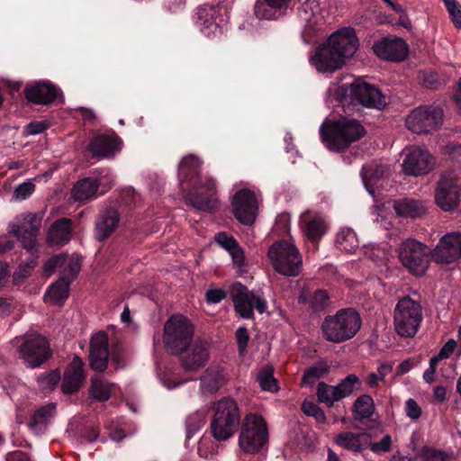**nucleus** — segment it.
Returning a JSON list of instances; mask_svg holds the SVG:
<instances>
[{
  "instance_id": "a19ab883",
  "label": "nucleus",
  "mask_w": 461,
  "mask_h": 461,
  "mask_svg": "<svg viewBox=\"0 0 461 461\" xmlns=\"http://www.w3.org/2000/svg\"><path fill=\"white\" fill-rule=\"evenodd\" d=\"M81 267L80 259L77 257H68L63 255V260L60 269L61 278L70 282L77 276Z\"/></svg>"
},
{
  "instance_id": "c85d7f7f",
  "label": "nucleus",
  "mask_w": 461,
  "mask_h": 461,
  "mask_svg": "<svg viewBox=\"0 0 461 461\" xmlns=\"http://www.w3.org/2000/svg\"><path fill=\"white\" fill-rule=\"evenodd\" d=\"M119 214L113 209L102 212L95 222V235L99 240H106L118 227Z\"/></svg>"
},
{
  "instance_id": "412c9836",
  "label": "nucleus",
  "mask_w": 461,
  "mask_h": 461,
  "mask_svg": "<svg viewBox=\"0 0 461 461\" xmlns=\"http://www.w3.org/2000/svg\"><path fill=\"white\" fill-rule=\"evenodd\" d=\"M311 63L320 72H334L340 68L345 61L326 41L310 58Z\"/></svg>"
},
{
  "instance_id": "aec40b11",
  "label": "nucleus",
  "mask_w": 461,
  "mask_h": 461,
  "mask_svg": "<svg viewBox=\"0 0 461 461\" xmlns=\"http://www.w3.org/2000/svg\"><path fill=\"white\" fill-rule=\"evenodd\" d=\"M108 357V336L104 331H98L90 340V367L96 372H104L107 367Z\"/></svg>"
},
{
  "instance_id": "f03ea898",
  "label": "nucleus",
  "mask_w": 461,
  "mask_h": 461,
  "mask_svg": "<svg viewBox=\"0 0 461 461\" xmlns=\"http://www.w3.org/2000/svg\"><path fill=\"white\" fill-rule=\"evenodd\" d=\"M366 134V130L360 121L347 116L327 120L320 127L321 141L328 149L335 152L347 150Z\"/></svg>"
},
{
  "instance_id": "7ed1b4c3",
  "label": "nucleus",
  "mask_w": 461,
  "mask_h": 461,
  "mask_svg": "<svg viewBox=\"0 0 461 461\" xmlns=\"http://www.w3.org/2000/svg\"><path fill=\"white\" fill-rule=\"evenodd\" d=\"M210 429L212 436L218 441L230 439L240 424V410L238 402L230 397H224L212 406Z\"/></svg>"
},
{
  "instance_id": "39448f33",
  "label": "nucleus",
  "mask_w": 461,
  "mask_h": 461,
  "mask_svg": "<svg viewBox=\"0 0 461 461\" xmlns=\"http://www.w3.org/2000/svg\"><path fill=\"white\" fill-rule=\"evenodd\" d=\"M397 255L402 267L418 277L425 275L433 258L432 249L415 239L402 241L397 249Z\"/></svg>"
},
{
  "instance_id": "864d4df0",
  "label": "nucleus",
  "mask_w": 461,
  "mask_h": 461,
  "mask_svg": "<svg viewBox=\"0 0 461 461\" xmlns=\"http://www.w3.org/2000/svg\"><path fill=\"white\" fill-rule=\"evenodd\" d=\"M456 27L461 28V6L456 0H443Z\"/></svg>"
},
{
  "instance_id": "4468645a",
  "label": "nucleus",
  "mask_w": 461,
  "mask_h": 461,
  "mask_svg": "<svg viewBox=\"0 0 461 461\" xmlns=\"http://www.w3.org/2000/svg\"><path fill=\"white\" fill-rule=\"evenodd\" d=\"M18 224H14L10 232L20 240L25 249L37 251V236L41 229V218L36 213H26L17 218Z\"/></svg>"
},
{
  "instance_id": "6e6d98bb",
  "label": "nucleus",
  "mask_w": 461,
  "mask_h": 461,
  "mask_svg": "<svg viewBox=\"0 0 461 461\" xmlns=\"http://www.w3.org/2000/svg\"><path fill=\"white\" fill-rule=\"evenodd\" d=\"M63 255L55 256L48 259L43 265V273L46 276H50L57 267L61 269Z\"/></svg>"
},
{
  "instance_id": "37998d69",
  "label": "nucleus",
  "mask_w": 461,
  "mask_h": 461,
  "mask_svg": "<svg viewBox=\"0 0 461 461\" xmlns=\"http://www.w3.org/2000/svg\"><path fill=\"white\" fill-rule=\"evenodd\" d=\"M354 411L362 419L370 418L375 411V403L368 394L359 396L354 402Z\"/></svg>"
},
{
  "instance_id": "09e8293b",
  "label": "nucleus",
  "mask_w": 461,
  "mask_h": 461,
  "mask_svg": "<svg viewBox=\"0 0 461 461\" xmlns=\"http://www.w3.org/2000/svg\"><path fill=\"white\" fill-rule=\"evenodd\" d=\"M300 300H303V303H307L314 311H321L328 305L330 297L326 291L317 290L311 294L307 300L303 298Z\"/></svg>"
},
{
  "instance_id": "6ab92c4d",
  "label": "nucleus",
  "mask_w": 461,
  "mask_h": 461,
  "mask_svg": "<svg viewBox=\"0 0 461 461\" xmlns=\"http://www.w3.org/2000/svg\"><path fill=\"white\" fill-rule=\"evenodd\" d=\"M327 41L346 62L358 49V38L351 27H343L330 35Z\"/></svg>"
},
{
  "instance_id": "4c0bfd02",
  "label": "nucleus",
  "mask_w": 461,
  "mask_h": 461,
  "mask_svg": "<svg viewBox=\"0 0 461 461\" xmlns=\"http://www.w3.org/2000/svg\"><path fill=\"white\" fill-rule=\"evenodd\" d=\"M69 295V283L65 279H59L48 289L45 299L55 305H62Z\"/></svg>"
},
{
  "instance_id": "5fc2aeb1",
  "label": "nucleus",
  "mask_w": 461,
  "mask_h": 461,
  "mask_svg": "<svg viewBox=\"0 0 461 461\" xmlns=\"http://www.w3.org/2000/svg\"><path fill=\"white\" fill-rule=\"evenodd\" d=\"M386 171V167L382 165H366L364 166L361 171L364 181L375 177H381Z\"/></svg>"
},
{
  "instance_id": "f257e3e1",
  "label": "nucleus",
  "mask_w": 461,
  "mask_h": 461,
  "mask_svg": "<svg viewBox=\"0 0 461 461\" xmlns=\"http://www.w3.org/2000/svg\"><path fill=\"white\" fill-rule=\"evenodd\" d=\"M202 160L195 155L185 156L178 166V177L181 184L188 182L192 191L185 196L186 203L194 208L212 212L218 205L216 182L211 176H201Z\"/></svg>"
},
{
  "instance_id": "338daca9",
  "label": "nucleus",
  "mask_w": 461,
  "mask_h": 461,
  "mask_svg": "<svg viewBox=\"0 0 461 461\" xmlns=\"http://www.w3.org/2000/svg\"><path fill=\"white\" fill-rule=\"evenodd\" d=\"M36 259H32L31 262L23 267H20L19 270L14 274V278H26L30 276L31 270L36 266Z\"/></svg>"
},
{
  "instance_id": "de8ad7c7",
  "label": "nucleus",
  "mask_w": 461,
  "mask_h": 461,
  "mask_svg": "<svg viewBox=\"0 0 461 461\" xmlns=\"http://www.w3.org/2000/svg\"><path fill=\"white\" fill-rule=\"evenodd\" d=\"M273 367L265 366L258 375V381L262 390L275 392L277 390L276 380L273 376Z\"/></svg>"
},
{
  "instance_id": "2eb2a0df",
  "label": "nucleus",
  "mask_w": 461,
  "mask_h": 461,
  "mask_svg": "<svg viewBox=\"0 0 461 461\" xmlns=\"http://www.w3.org/2000/svg\"><path fill=\"white\" fill-rule=\"evenodd\" d=\"M231 206L235 218L242 224L251 225L255 221L258 200L253 191L248 188L238 191L233 196Z\"/></svg>"
},
{
  "instance_id": "bf43d9fd",
  "label": "nucleus",
  "mask_w": 461,
  "mask_h": 461,
  "mask_svg": "<svg viewBox=\"0 0 461 461\" xmlns=\"http://www.w3.org/2000/svg\"><path fill=\"white\" fill-rule=\"evenodd\" d=\"M392 445V439L389 435L384 436L379 442L372 443V440L370 439V445L368 447L375 452H388L391 449Z\"/></svg>"
},
{
  "instance_id": "49530a36",
  "label": "nucleus",
  "mask_w": 461,
  "mask_h": 461,
  "mask_svg": "<svg viewBox=\"0 0 461 461\" xmlns=\"http://www.w3.org/2000/svg\"><path fill=\"white\" fill-rule=\"evenodd\" d=\"M60 380V374L58 370L47 372L37 378L39 388L43 392L52 391Z\"/></svg>"
},
{
  "instance_id": "0eeeda50",
  "label": "nucleus",
  "mask_w": 461,
  "mask_h": 461,
  "mask_svg": "<svg viewBox=\"0 0 461 461\" xmlns=\"http://www.w3.org/2000/svg\"><path fill=\"white\" fill-rule=\"evenodd\" d=\"M268 258L274 269L283 276H297L302 271V255L291 242L282 240L274 243L268 249Z\"/></svg>"
},
{
  "instance_id": "c9c22d12",
  "label": "nucleus",
  "mask_w": 461,
  "mask_h": 461,
  "mask_svg": "<svg viewBox=\"0 0 461 461\" xmlns=\"http://www.w3.org/2000/svg\"><path fill=\"white\" fill-rule=\"evenodd\" d=\"M393 208L400 216L416 218L426 212L427 206L424 202L411 198L395 201Z\"/></svg>"
},
{
  "instance_id": "a878e982",
  "label": "nucleus",
  "mask_w": 461,
  "mask_h": 461,
  "mask_svg": "<svg viewBox=\"0 0 461 461\" xmlns=\"http://www.w3.org/2000/svg\"><path fill=\"white\" fill-rule=\"evenodd\" d=\"M24 95L26 99L31 103L48 105L57 98L58 89L51 83L38 82L27 86L24 90Z\"/></svg>"
},
{
  "instance_id": "6e6552de",
  "label": "nucleus",
  "mask_w": 461,
  "mask_h": 461,
  "mask_svg": "<svg viewBox=\"0 0 461 461\" xmlns=\"http://www.w3.org/2000/svg\"><path fill=\"white\" fill-rule=\"evenodd\" d=\"M268 432L265 420L258 414H247L241 423L239 446L246 453L255 454L267 443Z\"/></svg>"
},
{
  "instance_id": "13d9d810",
  "label": "nucleus",
  "mask_w": 461,
  "mask_h": 461,
  "mask_svg": "<svg viewBox=\"0 0 461 461\" xmlns=\"http://www.w3.org/2000/svg\"><path fill=\"white\" fill-rule=\"evenodd\" d=\"M236 339L238 343V348L240 355H243L246 351L249 336L245 327H240L236 330Z\"/></svg>"
},
{
  "instance_id": "ddd939ff",
  "label": "nucleus",
  "mask_w": 461,
  "mask_h": 461,
  "mask_svg": "<svg viewBox=\"0 0 461 461\" xmlns=\"http://www.w3.org/2000/svg\"><path fill=\"white\" fill-rule=\"evenodd\" d=\"M230 294L236 312L244 319L253 317V309L256 308L260 313L267 308L265 300L257 296L240 283H235L231 286Z\"/></svg>"
},
{
  "instance_id": "c03bdc74",
  "label": "nucleus",
  "mask_w": 461,
  "mask_h": 461,
  "mask_svg": "<svg viewBox=\"0 0 461 461\" xmlns=\"http://www.w3.org/2000/svg\"><path fill=\"white\" fill-rule=\"evenodd\" d=\"M330 366L324 361H319L313 366H310L304 371L303 376V383L312 384L316 380L322 377L325 374L328 373Z\"/></svg>"
},
{
  "instance_id": "79ce46f5",
  "label": "nucleus",
  "mask_w": 461,
  "mask_h": 461,
  "mask_svg": "<svg viewBox=\"0 0 461 461\" xmlns=\"http://www.w3.org/2000/svg\"><path fill=\"white\" fill-rule=\"evenodd\" d=\"M317 396L321 402L325 403L329 407H332L336 402L340 401L337 386L329 385L324 382H320L317 385Z\"/></svg>"
},
{
  "instance_id": "c756f323",
  "label": "nucleus",
  "mask_w": 461,
  "mask_h": 461,
  "mask_svg": "<svg viewBox=\"0 0 461 461\" xmlns=\"http://www.w3.org/2000/svg\"><path fill=\"white\" fill-rule=\"evenodd\" d=\"M334 442L339 447L353 451L360 452L370 445V435L366 432H341L334 439Z\"/></svg>"
},
{
  "instance_id": "4d7b16f0",
  "label": "nucleus",
  "mask_w": 461,
  "mask_h": 461,
  "mask_svg": "<svg viewBox=\"0 0 461 461\" xmlns=\"http://www.w3.org/2000/svg\"><path fill=\"white\" fill-rule=\"evenodd\" d=\"M421 456L424 461H446L447 457L445 452L435 448H425Z\"/></svg>"
},
{
  "instance_id": "20e7f679",
  "label": "nucleus",
  "mask_w": 461,
  "mask_h": 461,
  "mask_svg": "<svg viewBox=\"0 0 461 461\" xmlns=\"http://www.w3.org/2000/svg\"><path fill=\"white\" fill-rule=\"evenodd\" d=\"M361 323L360 315L354 309L346 308L325 317L321 330L326 340L341 343L352 339L360 330Z\"/></svg>"
},
{
  "instance_id": "a211bd4d",
  "label": "nucleus",
  "mask_w": 461,
  "mask_h": 461,
  "mask_svg": "<svg viewBox=\"0 0 461 461\" xmlns=\"http://www.w3.org/2000/svg\"><path fill=\"white\" fill-rule=\"evenodd\" d=\"M433 258L438 264H451L461 258V232L443 235L432 249Z\"/></svg>"
},
{
  "instance_id": "a18cd8bd",
  "label": "nucleus",
  "mask_w": 461,
  "mask_h": 461,
  "mask_svg": "<svg viewBox=\"0 0 461 461\" xmlns=\"http://www.w3.org/2000/svg\"><path fill=\"white\" fill-rule=\"evenodd\" d=\"M205 423V412L195 411L189 414L185 420L187 438H191Z\"/></svg>"
},
{
  "instance_id": "f3484780",
  "label": "nucleus",
  "mask_w": 461,
  "mask_h": 461,
  "mask_svg": "<svg viewBox=\"0 0 461 461\" xmlns=\"http://www.w3.org/2000/svg\"><path fill=\"white\" fill-rule=\"evenodd\" d=\"M349 91L352 101L363 106L381 110L386 105V98L380 90L360 78L350 84Z\"/></svg>"
},
{
  "instance_id": "f8f14e48",
  "label": "nucleus",
  "mask_w": 461,
  "mask_h": 461,
  "mask_svg": "<svg viewBox=\"0 0 461 461\" xmlns=\"http://www.w3.org/2000/svg\"><path fill=\"white\" fill-rule=\"evenodd\" d=\"M460 180L453 171L441 175L435 191V202L446 212L454 211L459 203Z\"/></svg>"
},
{
  "instance_id": "4be33fe9",
  "label": "nucleus",
  "mask_w": 461,
  "mask_h": 461,
  "mask_svg": "<svg viewBox=\"0 0 461 461\" xmlns=\"http://www.w3.org/2000/svg\"><path fill=\"white\" fill-rule=\"evenodd\" d=\"M86 379L85 364L77 356H75L63 374L61 390L66 394L77 393Z\"/></svg>"
},
{
  "instance_id": "473e14b6",
  "label": "nucleus",
  "mask_w": 461,
  "mask_h": 461,
  "mask_svg": "<svg viewBox=\"0 0 461 461\" xmlns=\"http://www.w3.org/2000/svg\"><path fill=\"white\" fill-rule=\"evenodd\" d=\"M55 414L56 405L54 403H48L40 407L32 414L28 423L29 429L35 434L44 432Z\"/></svg>"
},
{
  "instance_id": "bb28decb",
  "label": "nucleus",
  "mask_w": 461,
  "mask_h": 461,
  "mask_svg": "<svg viewBox=\"0 0 461 461\" xmlns=\"http://www.w3.org/2000/svg\"><path fill=\"white\" fill-rule=\"evenodd\" d=\"M209 359V343L197 339L190 350L183 357V366L186 370L195 371L203 367Z\"/></svg>"
},
{
  "instance_id": "e2e57ef3",
  "label": "nucleus",
  "mask_w": 461,
  "mask_h": 461,
  "mask_svg": "<svg viewBox=\"0 0 461 461\" xmlns=\"http://www.w3.org/2000/svg\"><path fill=\"white\" fill-rule=\"evenodd\" d=\"M48 128V124L45 122H32L24 127V134L36 135L43 132Z\"/></svg>"
},
{
  "instance_id": "393cba45",
  "label": "nucleus",
  "mask_w": 461,
  "mask_h": 461,
  "mask_svg": "<svg viewBox=\"0 0 461 461\" xmlns=\"http://www.w3.org/2000/svg\"><path fill=\"white\" fill-rule=\"evenodd\" d=\"M299 16L305 23V29L312 32L321 31L326 21L317 0H306L299 8Z\"/></svg>"
},
{
  "instance_id": "5701e85b",
  "label": "nucleus",
  "mask_w": 461,
  "mask_h": 461,
  "mask_svg": "<svg viewBox=\"0 0 461 461\" xmlns=\"http://www.w3.org/2000/svg\"><path fill=\"white\" fill-rule=\"evenodd\" d=\"M112 184H101L100 181L85 177L78 180L71 190V197L76 202L86 203L95 199L100 194L107 192Z\"/></svg>"
},
{
  "instance_id": "9b49d317",
  "label": "nucleus",
  "mask_w": 461,
  "mask_h": 461,
  "mask_svg": "<svg viewBox=\"0 0 461 461\" xmlns=\"http://www.w3.org/2000/svg\"><path fill=\"white\" fill-rule=\"evenodd\" d=\"M52 355L47 339L39 334L26 335L20 346L19 356L24 363L32 367H39Z\"/></svg>"
},
{
  "instance_id": "603ef678",
  "label": "nucleus",
  "mask_w": 461,
  "mask_h": 461,
  "mask_svg": "<svg viewBox=\"0 0 461 461\" xmlns=\"http://www.w3.org/2000/svg\"><path fill=\"white\" fill-rule=\"evenodd\" d=\"M302 410L306 415L314 417L318 422H324L326 420L324 411L312 402L304 401L302 405Z\"/></svg>"
},
{
  "instance_id": "7c9ffc66",
  "label": "nucleus",
  "mask_w": 461,
  "mask_h": 461,
  "mask_svg": "<svg viewBox=\"0 0 461 461\" xmlns=\"http://www.w3.org/2000/svg\"><path fill=\"white\" fill-rule=\"evenodd\" d=\"M302 221L303 232L312 243H317L327 231V223L321 215L305 212L302 216Z\"/></svg>"
},
{
  "instance_id": "052dcab7",
  "label": "nucleus",
  "mask_w": 461,
  "mask_h": 461,
  "mask_svg": "<svg viewBox=\"0 0 461 461\" xmlns=\"http://www.w3.org/2000/svg\"><path fill=\"white\" fill-rule=\"evenodd\" d=\"M215 241L223 249L230 251L235 245H237L236 240L228 235L225 232H220L215 236Z\"/></svg>"
},
{
  "instance_id": "2f4dec72",
  "label": "nucleus",
  "mask_w": 461,
  "mask_h": 461,
  "mask_svg": "<svg viewBox=\"0 0 461 461\" xmlns=\"http://www.w3.org/2000/svg\"><path fill=\"white\" fill-rule=\"evenodd\" d=\"M71 237V220L61 218L50 226L47 241L51 246H61L69 241Z\"/></svg>"
},
{
  "instance_id": "8fccbe9b",
  "label": "nucleus",
  "mask_w": 461,
  "mask_h": 461,
  "mask_svg": "<svg viewBox=\"0 0 461 461\" xmlns=\"http://www.w3.org/2000/svg\"><path fill=\"white\" fill-rule=\"evenodd\" d=\"M340 248L346 251H352L358 247L357 235L351 230H343L337 236Z\"/></svg>"
},
{
  "instance_id": "3c124183",
  "label": "nucleus",
  "mask_w": 461,
  "mask_h": 461,
  "mask_svg": "<svg viewBox=\"0 0 461 461\" xmlns=\"http://www.w3.org/2000/svg\"><path fill=\"white\" fill-rule=\"evenodd\" d=\"M34 190H35V185L32 182H31V181L23 182L14 189L12 200L13 201L25 200L32 194Z\"/></svg>"
},
{
  "instance_id": "72a5a7b5",
  "label": "nucleus",
  "mask_w": 461,
  "mask_h": 461,
  "mask_svg": "<svg viewBox=\"0 0 461 461\" xmlns=\"http://www.w3.org/2000/svg\"><path fill=\"white\" fill-rule=\"evenodd\" d=\"M226 382V375L221 366H211L201 377V389L203 393H213Z\"/></svg>"
},
{
  "instance_id": "774afa93",
  "label": "nucleus",
  "mask_w": 461,
  "mask_h": 461,
  "mask_svg": "<svg viewBox=\"0 0 461 461\" xmlns=\"http://www.w3.org/2000/svg\"><path fill=\"white\" fill-rule=\"evenodd\" d=\"M456 346V340L449 339L444 344V346L441 348L438 354L440 355V357H443V359L448 358L449 356L454 352Z\"/></svg>"
},
{
  "instance_id": "b1692460",
  "label": "nucleus",
  "mask_w": 461,
  "mask_h": 461,
  "mask_svg": "<svg viewBox=\"0 0 461 461\" xmlns=\"http://www.w3.org/2000/svg\"><path fill=\"white\" fill-rule=\"evenodd\" d=\"M373 50L379 58L392 61L403 60L408 55L407 44L399 38L377 41L374 44Z\"/></svg>"
},
{
  "instance_id": "69168bd1",
  "label": "nucleus",
  "mask_w": 461,
  "mask_h": 461,
  "mask_svg": "<svg viewBox=\"0 0 461 461\" xmlns=\"http://www.w3.org/2000/svg\"><path fill=\"white\" fill-rule=\"evenodd\" d=\"M229 253L230 254L234 264L239 267L244 265V252L238 243L229 251Z\"/></svg>"
},
{
  "instance_id": "423d86ee",
  "label": "nucleus",
  "mask_w": 461,
  "mask_h": 461,
  "mask_svg": "<svg viewBox=\"0 0 461 461\" xmlns=\"http://www.w3.org/2000/svg\"><path fill=\"white\" fill-rule=\"evenodd\" d=\"M422 319L423 311L420 301L406 295L396 303L393 311V326L395 332L400 337H414Z\"/></svg>"
},
{
  "instance_id": "0e129e2a",
  "label": "nucleus",
  "mask_w": 461,
  "mask_h": 461,
  "mask_svg": "<svg viewBox=\"0 0 461 461\" xmlns=\"http://www.w3.org/2000/svg\"><path fill=\"white\" fill-rule=\"evenodd\" d=\"M226 297V293L222 289L208 290L205 294L206 301L209 303H218Z\"/></svg>"
},
{
  "instance_id": "9d476101",
  "label": "nucleus",
  "mask_w": 461,
  "mask_h": 461,
  "mask_svg": "<svg viewBox=\"0 0 461 461\" xmlns=\"http://www.w3.org/2000/svg\"><path fill=\"white\" fill-rule=\"evenodd\" d=\"M442 122V110L426 105L413 109L405 118L406 127L417 134L431 132L437 130Z\"/></svg>"
},
{
  "instance_id": "dca6fc26",
  "label": "nucleus",
  "mask_w": 461,
  "mask_h": 461,
  "mask_svg": "<svg viewBox=\"0 0 461 461\" xmlns=\"http://www.w3.org/2000/svg\"><path fill=\"white\" fill-rule=\"evenodd\" d=\"M406 157L402 162L403 172L410 176H421L430 172L435 165V158L424 149L411 147L405 149Z\"/></svg>"
},
{
  "instance_id": "680f3d73",
  "label": "nucleus",
  "mask_w": 461,
  "mask_h": 461,
  "mask_svg": "<svg viewBox=\"0 0 461 461\" xmlns=\"http://www.w3.org/2000/svg\"><path fill=\"white\" fill-rule=\"evenodd\" d=\"M406 414L411 420H418L421 415V409L413 399H409L405 403Z\"/></svg>"
},
{
  "instance_id": "f704fd0d",
  "label": "nucleus",
  "mask_w": 461,
  "mask_h": 461,
  "mask_svg": "<svg viewBox=\"0 0 461 461\" xmlns=\"http://www.w3.org/2000/svg\"><path fill=\"white\" fill-rule=\"evenodd\" d=\"M291 0H257L254 14L260 20H273L278 11L285 8Z\"/></svg>"
},
{
  "instance_id": "58836bf2",
  "label": "nucleus",
  "mask_w": 461,
  "mask_h": 461,
  "mask_svg": "<svg viewBox=\"0 0 461 461\" xmlns=\"http://www.w3.org/2000/svg\"><path fill=\"white\" fill-rule=\"evenodd\" d=\"M113 388V384L104 380L100 376H94L91 378L89 393L96 401L104 402L111 397Z\"/></svg>"
},
{
  "instance_id": "1a4fd4ad",
  "label": "nucleus",
  "mask_w": 461,
  "mask_h": 461,
  "mask_svg": "<svg viewBox=\"0 0 461 461\" xmlns=\"http://www.w3.org/2000/svg\"><path fill=\"white\" fill-rule=\"evenodd\" d=\"M193 336L194 327L182 314L172 315L164 324L163 341L171 353H182L190 345Z\"/></svg>"
},
{
  "instance_id": "ea45409f",
  "label": "nucleus",
  "mask_w": 461,
  "mask_h": 461,
  "mask_svg": "<svg viewBox=\"0 0 461 461\" xmlns=\"http://www.w3.org/2000/svg\"><path fill=\"white\" fill-rule=\"evenodd\" d=\"M336 386L339 400H342L349 397L355 392L360 391L362 388V382L357 375L349 374Z\"/></svg>"
},
{
  "instance_id": "cd10ccee",
  "label": "nucleus",
  "mask_w": 461,
  "mask_h": 461,
  "mask_svg": "<svg viewBox=\"0 0 461 461\" xmlns=\"http://www.w3.org/2000/svg\"><path fill=\"white\" fill-rule=\"evenodd\" d=\"M120 149V140L115 136L98 135L93 138L89 144V150L94 157L108 158Z\"/></svg>"
},
{
  "instance_id": "e433bc0d",
  "label": "nucleus",
  "mask_w": 461,
  "mask_h": 461,
  "mask_svg": "<svg viewBox=\"0 0 461 461\" xmlns=\"http://www.w3.org/2000/svg\"><path fill=\"white\" fill-rule=\"evenodd\" d=\"M220 14L219 6L203 5L197 10V20L202 30H209V32H213L218 28L217 19Z\"/></svg>"
}]
</instances>
